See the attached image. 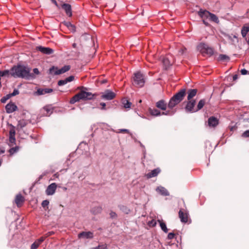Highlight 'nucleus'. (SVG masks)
<instances>
[{"label":"nucleus","mask_w":249,"mask_h":249,"mask_svg":"<svg viewBox=\"0 0 249 249\" xmlns=\"http://www.w3.org/2000/svg\"><path fill=\"white\" fill-rule=\"evenodd\" d=\"M31 69L24 65H18L11 69V76L14 78H22L26 79L35 78V75L30 73Z\"/></svg>","instance_id":"nucleus-1"},{"label":"nucleus","mask_w":249,"mask_h":249,"mask_svg":"<svg viewBox=\"0 0 249 249\" xmlns=\"http://www.w3.org/2000/svg\"><path fill=\"white\" fill-rule=\"evenodd\" d=\"M186 89H182L175 94L170 100L168 107L171 109L182 101L186 94Z\"/></svg>","instance_id":"nucleus-2"},{"label":"nucleus","mask_w":249,"mask_h":249,"mask_svg":"<svg viewBox=\"0 0 249 249\" xmlns=\"http://www.w3.org/2000/svg\"><path fill=\"white\" fill-rule=\"evenodd\" d=\"M94 95L91 92L81 91L75 95L71 99L70 102L71 104H73L81 100H91L93 98Z\"/></svg>","instance_id":"nucleus-3"},{"label":"nucleus","mask_w":249,"mask_h":249,"mask_svg":"<svg viewBox=\"0 0 249 249\" xmlns=\"http://www.w3.org/2000/svg\"><path fill=\"white\" fill-rule=\"evenodd\" d=\"M197 49L203 56H211L213 53V48L209 47L208 45L204 43H200L197 46Z\"/></svg>","instance_id":"nucleus-4"},{"label":"nucleus","mask_w":249,"mask_h":249,"mask_svg":"<svg viewBox=\"0 0 249 249\" xmlns=\"http://www.w3.org/2000/svg\"><path fill=\"white\" fill-rule=\"evenodd\" d=\"M144 83L145 80L143 75L140 72L135 73L133 77V85L138 88H141L144 86Z\"/></svg>","instance_id":"nucleus-5"},{"label":"nucleus","mask_w":249,"mask_h":249,"mask_svg":"<svg viewBox=\"0 0 249 249\" xmlns=\"http://www.w3.org/2000/svg\"><path fill=\"white\" fill-rule=\"evenodd\" d=\"M71 67L70 65H65L59 69H58L57 67L53 66L50 69L49 71L50 73L58 75L69 71Z\"/></svg>","instance_id":"nucleus-6"},{"label":"nucleus","mask_w":249,"mask_h":249,"mask_svg":"<svg viewBox=\"0 0 249 249\" xmlns=\"http://www.w3.org/2000/svg\"><path fill=\"white\" fill-rule=\"evenodd\" d=\"M161 61L166 69L171 66L174 62V59L171 55H167L165 57H162Z\"/></svg>","instance_id":"nucleus-7"},{"label":"nucleus","mask_w":249,"mask_h":249,"mask_svg":"<svg viewBox=\"0 0 249 249\" xmlns=\"http://www.w3.org/2000/svg\"><path fill=\"white\" fill-rule=\"evenodd\" d=\"M196 101L195 100H188L185 107V110L187 112H196V109L194 107L196 105Z\"/></svg>","instance_id":"nucleus-8"},{"label":"nucleus","mask_w":249,"mask_h":249,"mask_svg":"<svg viewBox=\"0 0 249 249\" xmlns=\"http://www.w3.org/2000/svg\"><path fill=\"white\" fill-rule=\"evenodd\" d=\"M15 127L12 125V128L9 131V145L12 146L16 142Z\"/></svg>","instance_id":"nucleus-9"},{"label":"nucleus","mask_w":249,"mask_h":249,"mask_svg":"<svg viewBox=\"0 0 249 249\" xmlns=\"http://www.w3.org/2000/svg\"><path fill=\"white\" fill-rule=\"evenodd\" d=\"M57 184L55 183H52L50 184L45 190V193L47 196L53 195L56 191Z\"/></svg>","instance_id":"nucleus-10"},{"label":"nucleus","mask_w":249,"mask_h":249,"mask_svg":"<svg viewBox=\"0 0 249 249\" xmlns=\"http://www.w3.org/2000/svg\"><path fill=\"white\" fill-rule=\"evenodd\" d=\"M179 217L183 223H187L188 220V213L185 210L181 209L178 212Z\"/></svg>","instance_id":"nucleus-11"},{"label":"nucleus","mask_w":249,"mask_h":249,"mask_svg":"<svg viewBox=\"0 0 249 249\" xmlns=\"http://www.w3.org/2000/svg\"><path fill=\"white\" fill-rule=\"evenodd\" d=\"M36 49L43 54L48 55L51 54L53 53V50L52 49L49 47H44L41 46L36 47Z\"/></svg>","instance_id":"nucleus-12"},{"label":"nucleus","mask_w":249,"mask_h":249,"mask_svg":"<svg viewBox=\"0 0 249 249\" xmlns=\"http://www.w3.org/2000/svg\"><path fill=\"white\" fill-rule=\"evenodd\" d=\"M115 95L114 92L109 90H107L105 93L101 96V98L105 100H111L115 98Z\"/></svg>","instance_id":"nucleus-13"},{"label":"nucleus","mask_w":249,"mask_h":249,"mask_svg":"<svg viewBox=\"0 0 249 249\" xmlns=\"http://www.w3.org/2000/svg\"><path fill=\"white\" fill-rule=\"evenodd\" d=\"M78 236L79 238L92 239L93 237V233L91 231H83L79 233Z\"/></svg>","instance_id":"nucleus-14"},{"label":"nucleus","mask_w":249,"mask_h":249,"mask_svg":"<svg viewBox=\"0 0 249 249\" xmlns=\"http://www.w3.org/2000/svg\"><path fill=\"white\" fill-rule=\"evenodd\" d=\"M198 15L202 19H209L210 12L206 10L200 9L197 12Z\"/></svg>","instance_id":"nucleus-15"},{"label":"nucleus","mask_w":249,"mask_h":249,"mask_svg":"<svg viewBox=\"0 0 249 249\" xmlns=\"http://www.w3.org/2000/svg\"><path fill=\"white\" fill-rule=\"evenodd\" d=\"M229 42L233 45H235L238 42V39L237 36L233 35H226L225 36Z\"/></svg>","instance_id":"nucleus-16"},{"label":"nucleus","mask_w":249,"mask_h":249,"mask_svg":"<svg viewBox=\"0 0 249 249\" xmlns=\"http://www.w3.org/2000/svg\"><path fill=\"white\" fill-rule=\"evenodd\" d=\"M17 107L14 103H9L5 106V109L7 113H11L16 111Z\"/></svg>","instance_id":"nucleus-17"},{"label":"nucleus","mask_w":249,"mask_h":249,"mask_svg":"<svg viewBox=\"0 0 249 249\" xmlns=\"http://www.w3.org/2000/svg\"><path fill=\"white\" fill-rule=\"evenodd\" d=\"M25 199L24 197L20 194L17 195L16 196L15 202L18 207H20L23 202H24Z\"/></svg>","instance_id":"nucleus-18"},{"label":"nucleus","mask_w":249,"mask_h":249,"mask_svg":"<svg viewBox=\"0 0 249 249\" xmlns=\"http://www.w3.org/2000/svg\"><path fill=\"white\" fill-rule=\"evenodd\" d=\"M160 172V169L159 168H157L152 170L150 172L145 175V176L147 178H150L153 177H155Z\"/></svg>","instance_id":"nucleus-19"},{"label":"nucleus","mask_w":249,"mask_h":249,"mask_svg":"<svg viewBox=\"0 0 249 249\" xmlns=\"http://www.w3.org/2000/svg\"><path fill=\"white\" fill-rule=\"evenodd\" d=\"M74 76L71 75L64 80H60L58 81L57 84L59 86H63L67 84L68 82H71L72 81L74 80Z\"/></svg>","instance_id":"nucleus-20"},{"label":"nucleus","mask_w":249,"mask_h":249,"mask_svg":"<svg viewBox=\"0 0 249 249\" xmlns=\"http://www.w3.org/2000/svg\"><path fill=\"white\" fill-rule=\"evenodd\" d=\"M208 124L210 127H214L218 124V120L214 117H211L208 119Z\"/></svg>","instance_id":"nucleus-21"},{"label":"nucleus","mask_w":249,"mask_h":249,"mask_svg":"<svg viewBox=\"0 0 249 249\" xmlns=\"http://www.w3.org/2000/svg\"><path fill=\"white\" fill-rule=\"evenodd\" d=\"M62 8L65 10L66 14L68 16H71V8L70 4L67 3L63 4L62 5Z\"/></svg>","instance_id":"nucleus-22"},{"label":"nucleus","mask_w":249,"mask_h":249,"mask_svg":"<svg viewBox=\"0 0 249 249\" xmlns=\"http://www.w3.org/2000/svg\"><path fill=\"white\" fill-rule=\"evenodd\" d=\"M156 191L163 196H168L169 195V193L164 187L162 186H159L156 189Z\"/></svg>","instance_id":"nucleus-23"},{"label":"nucleus","mask_w":249,"mask_h":249,"mask_svg":"<svg viewBox=\"0 0 249 249\" xmlns=\"http://www.w3.org/2000/svg\"><path fill=\"white\" fill-rule=\"evenodd\" d=\"M53 89L50 88L38 89L36 91L38 95H43L46 93H50L53 92Z\"/></svg>","instance_id":"nucleus-24"},{"label":"nucleus","mask_w":249,"mask_h":249,"mask_svg":"<svg viewBox=\"0 0 249 249\" xmlns=\"http://www.w3.org/2000/svg\"><path fill=\"white\" fill-rule=\"evenodd\" d=\"M156 106L157 107L165 110L166 109L167 105L163 100H160L156 103Z\"/></svg>","instance_id":"nucleus-25"},{"label":"nucleus","mask_w":249,"mask_h":249,"mask_svg":"<svg viewBox=\"0 0 249 249\" xmlns=\"http://www.w3.org/2000/svg\"><path fill=\"white\" fill-rule=\"evenodd\" d=\"M197 90L196 89H190L188 90L187 99L191 100L194 97H195L197 93Z\"/></svg>","instance_id":"nucleus-26"},{"label":"nucleus","mask_w":249,"mask_h":249,"mask_svg":"<svg viewBox=\"0 0 249 249\" xmlns=\"http://www.w3.org/2000/svg\"><path fill=\"white\" fill-rule=\"evenodd\" d=\"M102 211V208L100 206L94 207L90 210L91 213L94 215L100 213Z\"/></svg>","instance_id":"nucleus-27"},{"label":"nucleus","mask_w":249,"mask_h":249,"mask_svg":"<svg viewBox=\"0 0 249 249\" xmlns=\"http://www.w3.org/2000/svg\"><path fill=\"white\" fill-rule=\"evenodd\" d=\"M149 112L151 115L154 116H159L161 115V112L156 108H149Z\"/></svg>","instance_id":"nucleus-28"},{"label":"nucleus","mask_w":249,"mask_h":249,"mask_svg":"<svg viewBox=\"0 0 249 249\" xmlns=\"http://www.w3.org/2000/svg\"><path fill=\"white\" fill-rule=\"evenodd\" d=\"M27 124V121L25 120H20L18 121L17 127L18 129H22L25 127Z\"/></svg>","instance_id":"nucleus-29"},{"label":"nucleus","mask_w":249,"mask_h":249,"mask_svg":"<svg viewBox=\"0 0 249 249\" xmlns=\"http://www.w3.org/2000/svg\"><path fill=\"white\" fill-rule=\"evenodd\" d=\"M158 222L160 224L161 229L165 233H167L168 231V229L167 228L166 224L161 220H158Z\"/></svg>","instance_id":"nucleus-30"},{"label":"nucleus","mask_w":249,"mask_h":249,"mask_svg":"<svg viewBox=\"0 0 249 249\" xmlns=\"http://www.w3.org/2000/svg\"><path fill=\"white\" fill-rule=\"evenodd\" d=\"M209 19L212 21H213L216 23H219V20L218 17L214 14L210 13Z\"/></svg>","instance_id":"nucleus-31"},{"label":"nucleus","mask_w":249,"mask_h":249,"mask_svg":"<svg viewBox=\"0 0 249 249\" xmlns=\"http://www.w3.org/2000/svg\"><path fill=\"white\" fill-rule=\"evenodd\" d=\"M205 104V100L204 99L200 100L197 106V108L196 109V112L200 110L204 106Z\"/></svg>","instance_id":"nucleus-32"},{"label":"nucleus","mask_w":249,"mask_h":249,"mask_svg":"<svg viewBox=\"0 0 249 249\" xmlns=\"http://www.w3.org/2000/svg\"><path fill=\"white\" fill-rule=\"evenodd\" d=\"M65 25L69 28V29L72 32L75 31V27L74 25L72 24L70 22H66L65 23Z\"/></svg>","instance_id":"nucleus-33"},{"label":"nucleus","mask_w":249,"mask_h":249,"mask_svg":"<svg viewBox=\"0 0 249 249\" xmlns=\"http://www.w3.org/2000/svg\"><path fill=\"white\" fill-rule=\"evenodd\" d=\"M0 76L1 77L7 76L9 77L11 76V70H5L3 71H0Z\"/></svg>","instance_id":"nucleus-34"},{"label":"nucleus","mask_w":249,"mask_h":249,"mask_svg":"<svg viewBox=\"0 0 249 249\" xmlns=\"http://www.w3.org/2000/svg\"><path fill=\"white\" fill-rule=\"evenodd\" d=\"M219 61H229L230 57L225 54H220L218 57Z\"/></svg>","instance_id":"nucleus-35"},{"label":"nucleus","mask_w":249,"mask_h":249,"mask_svg":"<svg viewBox=\"0 0 249 249\" xmlns=\"http://www.w3.org/2000/svg\"><path fill=\"white\" fill-rule=\"evenodd\" d=\"M124 107L125 108H130L131 105V103L128 100H124L123 102Z\"/></svg>","instance_id":"nucleus-36"},{"label":"nucleus","mask_w":249,"mask_h":249,"mask_svg":"<svg viewBox=\"0 0 249 249\" xmlns=\"http://www.w3.org/2000/svg\"><path fill=\"white\" fill-rule=\"evenodd\" d=\"M18 149L19 147L18 146H15V147L10 148L9 150V152L10 153V155H13L18 152Z\"/></svg>","instance_id":"nucleus-37"},{"label":"nucleus","mask_w":249,"mask_h":249,"mask_svg":"<svg viewBox=\"0 0 249 249\" xmlns=\"http://www.w3.org/2000/svg\"><path fill=\"white\" fill-rule=\"evenodd\" d=\"M90 249H107L106 244L99 245L97 247L91 248Z\"/></svg>","instance_id":"nucleus-38"},{"label":"nucleus","mask_w":249,"mask_h":249,"mask_svg":"<svg viewBox=\"0 0 249 249\" xmlns=\"http://www.w3.org/2000/svg\"><path fill=\"white\" fill-rule=\"evenodd\" d=\"M39 245H40L36 241L32 244L31 249H37Z\"/></svg>","instance_id":"nucleus-39"},{"label":"nucleus","mask_w":249,"mask_h":249,"mask_svg":"<svg viewBox=\"0 0 249 249\" xmlns=\"http://www.w3.org/2000/svg\"><path fill=\"white\" fill-rule=\"evenodd\" d=\"M18 94H19L18 90L17 89H15L12 93L9 94V97L14 96Z\"/></svg>","instance_id":"nucleus-40"},{"label":"nucleus","mask_w":249,"mask_h":249,"mask_svg":"<svg viewBox=\"0 0 249 249\" xmlns=\"http://www.w3.org/2000/svg\"><path fill=\"white\" fill-rule=\"evenodd\" d=\"M44 109L47 112V115H50L52 113L51 108L49 107H44Z\"/></svg>","instance_id":"nucleus-41"},{"label":"nucleus","mask_w":249,"mask_h":249,"mask_svg":"<svg viewBox=\"0 0 249 249\" xmlns=\"http://www.w3.org/2000/svg\"><path fill=\"white\" fill-rule=\"evenodd\" d=\"M148 224L149 226L155 227L157 224V222L156 220L153 219L151 221H149L148 223Z\"/></svg>","instance_id":"nucleus-42"},{"label":"nucleus","mask_w":249,"mask_h":249,"mask_svg":"<svg viewBox=\"0 0 249 249\" xmlns=\"http://www.w3.org/2000/svg\"><path fill=\"white\" fill-rule=\"evenodd\" d=\"M49 204V201L48 200H43L41 203V205L43 208L48 206Z\"/></svg>","instance_id":"nucleus-43"},{"label":"nucleus","mask_w":249,"mask_h":249,"mask_svg":"<svg viewBox=\"0 0 249 249\" xmlns=\"http://www.w3.org/2000/svg\"><path fill=\"white\" fill-rule=\"evenodd\" d=\"M121 210H122L123 212L124 213H128V212L130 211L129 210H128L127 207L124 206H122L120 207Z\"/></svg>","instance_id":"nucleus-44"},{"label":"nucleus","mask_w":249,"mask_h":249,"mask_svg":"<svg viewBox=\"0 0 249 249\" xmlns=\"http://www.w3.org/2000/svg\"><path fill=\"white\" fill-rule=\"evenodd\" d=\"M11 97H9V94L7 95L6 96L3 97L0 101L1 103H5L9 98Z\"/></svg>","instance_id":"nucleus-45"},{"label":"nucleus","mask_w":249,"mask_h":249,"mask_svg":"<svg viewBox=\"0 0 249 249\" xmlns=\"http://www.w3.org/2000/svg\"><path fill=\"white\" fill-rule=\"evenodd\" d=\"M242 137L244 138L249 137V130L245 131L242 134Z\"/></svg>","instance_id":"nucleus-46"},{"label":"nucleus","mask_w":249,"mask_h":249,"mask_svg":"<svg viewBox=\"0 0 249 249\" xmlns=\"http://www.w3.org/2000/svg\"><path fill=\"white\" fill-rule=\"evenodd\" d=\"M175 234L173 232H170L168 233L167 238L168 239H172L174 238Z\"/></svg>","instance_id":"nucleus-47"},{"label":"nucleus","mask_w":249,"mask_h":249,"mask_svg":"<svg viewBox=\"0 0 249 249\" xmlns=\"http://www.w3.org/2000/svg\"><path fill=\"white\" fill-rule=\"evenodd\" d=\"M44 237H41L40 238L36 240V241L40 245L41 243L44 240Z\"/></svg>","instance_id":"nucleus-48"},{"label":"nucleus","mask_w":249,"mask_h":249,"mask_svg":"<svg viewBox=\"0 0 249 249\" xmlns=\"http://www.w3.org/2000/svg\"><path fill=\"white\" fill-rule=\"evenodd\" d=\"M248 32L246 31L245 30H244L243 28H242L241 30V34L243 37H245Z\"/></svg>","instance_id":"nucleus-49"},{"label":"nucleus","mask_w":249,"mask_h":249,"mask_svg":"<svg viewBox=\"0 0 249 249\" xmlns=\"http://www.w3.org/2000/svg\"><path fill=\"white\" fill-rule=\"evenodd\" d=\"M110 216L111 218H115L117 217V214L114 212H111L109 213Z\"/></svg>","instance_id":"nucleus-50"},{"label":"nucleus","mask_w":249,"mask_h":249,"mask_svg":"<svg viewBox=\"0 0 249 249\" xmlns=\"http://www.w3.org/2000/svg\"><path fill=\"white\" fill-rule=\"evenodd\" d=\"M173 114V113H170L169 111H166V112H162V113H161V115H172Z\"/></svg>","instance_id":"nucleus-51"},{"label":"nucleus","mask_w":249,"mask_h":249,"mask_svg":"<svg viewBox=\"0 0 249 249\" xmlns=\"http://www.w3.org/2000/svg\"><path fill=\"white\" fill-rule=\"evenodd\" d=\"M241 73L242 75H246L248 73V71L245 69L241 70Z\"/></svg>","instance_id":"nucleus-52"},{"label":"nucleus","mask_w":249,"mask_h":249,"mask_svg":"<svg viewBox=\"0 0 249 249\" xmlns=\"http://www.w3.org/2000/svg\"><path fill=\"white\" fill-rule=\"evenodd\" d=\"M33 71H34V73H33V74H34V75H35V74H38L39 73V71H38V69H37V68H35V69H33Z\"/></svg>","instance_id":"nucleus-53"},{"label":"nucleus","mask_w":249,"mask_h":249,"mask_svg":"<svg viewBox=\"0 0 249 249\" xmlns=\"http://www.w3.org/2000/svg\"><path fill=\"white\" fill-rule=\"evenodd\" d=\"M100 105L102 107L101 108V109L105 110L106 109V103H103V102L101 103Z\"/></svg>","instance_id":"nucleus-54"},{"label":"nucleus","mask_w":249,"mask_h":249,"mask_svg":"<svg viewBox=\"0 0 249 249\" xmlns=\"http://www.w3.org/2000/svg\"><path fill=\"white\" fill-rule=\"evenodd\" d=\"M242 28L247 32H249V26H244Z\"/></svg>","instance_id":"nucleus-55"},{"label":"nucleus","mask_w":249,"mask_h":249,"mask_svg":"<svg viewBox=\"0 0 249 249\" xmlns=\"http://www.w3.org/2000/svg\"><path fill=\"white\" fill-rule=\"evenodd\" d=\"M202 21L203 22V23L206 26H209V23H208V22H207L206 21V19H202Z\"/></svg>","instance_id":"nucleus-56"},{"label":"nucleus","mask_w":249,"mask_h":249,"mask_svg":"<svg viewBox=\"0 0 249 249\" xmlns=\"http://www.w3.org/2000/svg\"><path fill=\"white\" fill-rule=\"evenodd\" d=\"M5 152V150L3 148L0 147V154H3Z\"/></svg>","instance_id":"nucleus-57"},{"label":"nucleus","mask_w":249,"mask_h":249,"mask_svg":"<svg viewBox=\"0 0 249 249\" xmlns=\"http://www.w3.org/2000/svg\"><path fill=\"white\" fill-rule=\"evenodd\" d=\"M120 132H125L128 133L129 131L128 129H122L120 130Z\"/></svg>","instance_id":"nucleus-58"},{"label":"nucleus","mask_w":249,"mask_h":249,"mask_svg":"<svg viewBox=\"0 0 249 249\" xmlns=\"http://www.w3.org/2000/svg\"><path fill=\"white\" fill-rule=\"evenodd\" d=\"M52 1L57 7H58L57 3L56 1V0H52Z\"/></svg>","instance_id":"nucleus-59"},{"label":"nucleus","mask_w":249,"mask_h":249,"mask_svg":"<svg viewBox=\"0 0 249 249\" xmlns=\"http://www.w3.org/2000/svg\"><path fill=\"white\" fill-rule=\"evenodd\" d=\"M237 78H238V75H236V74H235V75H233V79L234 80H236V79H237Z\"/></svg>","instance_id":"nucleus-60"},{"label":"nucleus","mask_w":249,"mask_h":249,"mask_svg":"<svg viewBox=\"0 0 249 249\" xmlns=\"http://www.w3.org/2000/svg\"><path fill=\"white\" fill-rule=\"evenodd\" d=\"M72 47L74 48H76L77 44L76 43H73L72 44Z\"/></svg>","instance_id":"nucleus-61"},{"label":"nucleus","mask_w":249,"mask_h":249,"mask_svg":"<svg viewBox=\"0 0 249 249\" xmlns=\"http://www.w3.org/2000/svg\"><path fill=\"white\" fill-rule=\"evenodd\" d=\"M63 190L64 191H66L67 190V188L65 187H63Z\"/></svg>","instance_id":"nucleus-62"},{"label":"nucleus","mask_w":249,"mask_h":249,"mask_svg":"<svg viewBox=\"0 0 249 249\" xmlns=\"http://www.w3.org/2000/svg\"><path fill=\"white\" fill-rule=\"evenodd\" d=\"M233 129H234V128H233V127H231V131H233Z\"/></svg>","instance_id":"nucleus-63"},{"label":"nucleus","mask_w":249,"mask_h":249,"mask_svg":"<svg viewBox=\"0 0 249 249\" xmlns=\"http://www.w3.org/2000/svg\"><path fill=\"white\" fill-rule=\"evenodd\" d=\"M248 44H249V39L248 40Z\"/></svg>","instance_id":"nucleus-64"}]
</instances>
